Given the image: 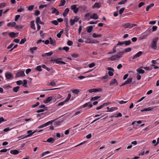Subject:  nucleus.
<instances>
[{"label":"nucleus","instance_id":"f257e3e1","mask_svg":"<svg viewBox=\"0 0 159 159\" xmlns=\"http://www.w3.org/2000/svg\"><path fill=\"white\" fill-rule=\"evenodd\" d=\"M158 40V37H156L153 38L151 42V45L152 48L154 49H156L157 48V42Z\"/></svg>","mask_w":159,"mask_h":159},{"label":"nucleus","instance_id":"f03ea898","mask_svg":"<svg viewBox=\"0 0 159 159\" xmlns=\"http://www.w3.org/2000/svg\"><path fill=\"white\" fill-rule=\"evenodd\" d=\"M54 120L49 121L47 122V123H45L44 124H43L42 125H41L39 126L38 127V128H43V127H45L47 126H48L50 124L52 125V123L53 122Z\"/></svg>","mask_w":159,"mask_h":159},{"label":"nucleus","instance_id":"7ed1b4c3","mask_svg":"<svg viewBox=\"0 0 159 159\" xmlns=\"http://www.w3.org/2000/svg\"><path fill=\"white\" fill-rule=\"evenodd\" d=\"M37 131V130H34L33 132H32V130H28L27 131V133L28 134L27 135H26V136H25V137L21 138V139H24L25 138H27L28 137H30L33 134H34Z\"/></svg>","mask_w":159,"mask_h":159},{"label":"nucleus","instance_id":"20e7f679","mask_svg":"<svg viewBox=\"0 0 159 159\" xmlns=\"http://www.w3.org/2000/svg\"><path fill=\"white\" fill-rule=\"evenodd\" d=\"M76 6V5H73L70 7L71 10H73L75 13H76L79 11V8H77Z\"/></svg>","mask_w":159,"mask_h":159},{"label":"nucleus","instance_id":"39448f33","mask_svg":"<svg viewBox=\"0 0 159 159\" xmlns=\"http://www.w3.org/2000/svg\"><path fill=\"white\" fill-rule=\"evenodd\" d=\"M25 76V74L24 72L23 71H21L17 72L16 75L15 76L16 78L19 77H20L24 76Z\"/></svg>","mask_w":159,"mask_h":159},{"label":"nucleus","instance_id":"423d86ee","mask_svg":"<svg viewBox=\"0 0 159 159\" xmlns=\"http://www.w3.org/2000/svg\"><path fill=\"white\" fill-rule=\"evenodd\" d=\"M156 108L155 107H148L147 108H144L143 109L141 110V112H143L144 111H152L155 108Z\"/></svg>","mask_w":159,"mask_h":159},{"label":"nucleus","instance_id":"0eeeda50","mask_svg":"<svg viewBox=\"0 0 159 159\" xmlns=\"http://www.w3.org/2000/svg\"><path fill=\"white\" fill-rule=\"evenodd\" d=\"M118 83L116 80L115 79H114L111 80L110 84V85L113 86L115 85V86H117L118 85Z\"/></svg>","mask_w":159,"mask_h":159},{"label":"nucleus","instance_id":"6e6552de","mask_svg":"<svg viewBox=\"0 0 159 159\" xmlns=\"http://www.w3.org/2000/svg\"><path fill=\"white\" fill-rule=\"evenodd\" d=\"M5 77L6 78L8 79H11L13 78V75L11 73L6 72L5 74Z\"/></svg>","mask_w":159,"mask_h":159},{"label":"nucleus","instance_id":"1a4fd4ad","mask_svg":"<svg viewBox=\"0 0 159 159\" xmlns=\"http://www.w3.org/2000/svg\"><path fill=\"white\" fill-rule=\"evenodd\" d=\"M102 91V89L101 88L98 89H89V92L90 93L92 92H101Z\"/></svg>","mask_w":159,"mask_h":159},{"label":"nucleus","instance_id":"9d476101","mask_svg":"<svg viewBox=\"0 0 159 159\" xmlns=\"http://www.w3.org/2000/svg\"><path fill=\"white\" fill-rule=\"evenodd\" d=\"M55 140V139L52 137H50L46 141H44L43 142H48L52 143L54 142Z\"/></svg>","mask_w":159,"mask_h":159},{"label":"nucleus","instance_id":"9b49d317","mask_svg":"<svg viewBox=\"0 0 159 159\" xmlns=\"http://www.w3.org/2000/svg\"><path fill=\"white\" fill-rule=\"evenodd\" d=\"M51 9L52 10V14L55 13L56 15H59V11L56 8L53 7H52Z\"/></svg>","mask_w":159,"mask_h":159},{"label":"nucleus","instance_id":"f8f14e48","mask_svg":"<svg viewBox=\"0 0 159 159\" xmlns=\"http://www.w3.org/2000/svg\"><path fill=\"white\" fill-rule=\"evenodd\" d=\"M90 102H87L84 104L83 107L84 108L85 107H87L88 105H89V106L88 107V108L89 109L93 107V105L92 104H90Z\"/></svg>","mask_w":159,"mask_h":159},{"label":"nucleus","instance_id":"ddd939ff","mask_svg":"<svg viewBox=\"0 0 159 159\" xmlns=\"http://www.w3.org/2000/svg\"><path fill=\"white\" fill-rule=\"evenodd\" d=\"M90 102H87L84 104L83 107L84 108L85 107H87L88 105H89V106L88 107V108L89 109L93 107V105L92 104H90Z\"/></svg>","mask_w":159,"mask_h":159},{"label":"nucleus","instance_id":"4468645a","mask_svg":"<svg viewBox=\"0 0 159 159\" xmlns=\"http://www.w3.org/2000/svg\"><path fill=\"white\" fill-rule=\"evenodd\" d=\"M51 61H53L54 62H56V63L58 64H59V63H61V64H63L65 65L66 64V63L65 62L62 61H57V59H51Z\"/></svg>","mask_w":159,"mask_h":159},{"label":"nucleus","instance_id":"2eb2a0df","mask_svg":"<svg viewBox=\"0 0 159 159\" xmlns=\"http://www.w3.org/2000/svg\"><path fill=\"white\" fill-rule=\"evenodd\" d=\"M16 25V23L15 22H12L8 23L7 25V26L8 27H15Z\"/></svg>","mask_w":159,"mask_h":159},{"label":"nucleus","instance_id":"dca6fc26","mask_svg":"<svg viewBox=\"0 0 159 159\" xmlns=\"http://www.w3.org/2000/svg\"><path fill=\"white\" fill-rule=\"evenodd\" d=\"M143 54V52L141 51L139 52L136 55H135L133 57V59H135L136 58L139 57Z\"/></svg>","mask_w":159,"mask_h":159},{"label":"nucleus","instance_id":"f3484780","mask_svg":"<svg viewBox=\"0 0 159 159\" xmlns=\"http://www.w3.org/2000/svg\"><path fill=\"white\" fill-rule=\"evenodd\" d=\"M52 97L51 96L48 97L43 101V102L45 103H48L52 100Z\"/></svg>","mask_w":159,"mask_h":159},{"label":"nucleus","instance_id":"a211bd4d","mask_svg":"<svg viewBox=\"0 0 159 159\" xmlns=\"http://www.w3.org/2000/svg\"><path fill=\"white\" fill-rule=\"evenodd\" d=\"M142 68L141 67L137 69L136 71L138 72V73L139 74H143L145 72V71L144 70L142 69Z\"/></svg>","mask_w":159,"mask_h":159},{"label":"nucleus","instance_id":"6ab92c4d","mask_svg":"<svg viewBox=\"0 0 159 159\" xmlns=\"http://www.w3.org/2000/svg\"><path fill=\"white\" fill-rule=\"evenodd\" d=\"M10 153L12 154L16 155L19 153V151L17 150H11L10 151Z\"/></svg>","mask_w":159,"mask_h":159},{"label":"nucleus","instance_id":"aec40b11","mask_svg":"<svg viewBox=\"0 0 159 159\" xmlns=\"http://www.w3.org/2000/svg\"><path fill=\"white\" fill-rule=\"evenodd\" d=\"M116 57H117L116 56V55H112L111 57L108 58V60H111L112 61H114L117 59Z\"/></svg>","mask_w":159,"mask_h":159},{"label":"nucleus","instance_id":"412c9836","mask_svg":"<svg viewBox=\"0 0 159 159\" xmlns=\"http://www.w3.org/2000/svg\"><path fill=\"white\" fill-rule=\"evenodd\" d=\"M122 26L125 29L126 28H129V29L131 28H130V27H131V24L129 23H127L123 25Z\"/></svg>","mask_w":159,"mask_h":159},{"label":"nucleus","instance_id":"4be33fe9","mask_svg":"<svg viewBox=\"0 0 159 159\" xmlns=\"http://www.w3.org/2000/svg\"><path fill=\"white\" fill-rule=\"evenodd\" d=\"M90 17L91 19H94L95 20L97 19L98 18V16L97 15V14L96 13L93 14L92 16H90Z\"/></svg>","mask_w":159,"mask_h":159},{"label":"nucleus","instance_id":"5701e85b","mask_svg":"<svg viewBox=\"0 0 159 159\" xmlns=\"http://www.w3.org/2000/svg\"><path fill=\"white\" fill-rule=\"evenodd\" d=\"M69 11V10L68 8H66L64 11V12L63 13V15L64 17L66 16Z\"/></svg>","mask_w":159,"mask_h":159},{"label":"nucleus","instance_id":"b1692460","mask_svg":"<svg viewBox=\"0 0 159 159\" xmlns=\"http://www.w3.org/2000/svg\"><path fill=\"white\" fill-rule=\"evenodd\" d=\"M107 106L106 103H104L103 104L101 105L99 107H97L96 108V110H98L104 107Z\"/></svg>","mask_w":159,"mask_h":159},{"label":"nucleus","instance_id":"393cba45","mask_svg":"<svg viewBox=\"0 0 159 159\" xmlns=\"http://www.w3.org/2000/svg\"><path fill=\"white\" fill-rule=\"evenodd\" d=\"M101 7V6L98 3L96 2L92 6V8H96V7L99 8Z\"/></svg>","mask_w":159,"mask_h":159},{"label":"nucleus","instance_id":"a878e982","mask_svg":"<svg viewBox=\"0 0 159 159\" xmlns=\"http://www.w3.org/2000/svg\"><path fill=\"white\" fill-rule=\"evenodd\" d=\"M31 26L30 28L34 30H35L36 28L34 24V21H32L30 22Z\"/></svg>","mask_w":159,"mask_h":159},{"label":"nucleus","instance_id":"bb28decb","mask_svg":"<svg viewBox=\"0 0 159 159\" xmlns=\"http://www.w3.org/2000/svg\"><path fill=\"white\" fill-rule=\"evenodd\" d=\"M124 52H120L119 53H117L116 55V56L117 57H116L117 58H120L122 57V55L124 54Z\"/></svg>","mask_w":159,"mask_h":159},{"label":"nucleus","instance_id":"cd10ccee","mask_svg":"<svg viewBox=\"0 0 159 159\" xmlns=\"http://www.w3.org/2000/svg\"><path fill=\"white\" fill-rule=\"evenodd\" d=\"M132 78H128L127 80L125 82L126 84H131L132 82Z\"/></svg>","mask_w":159,"mask_h":159},{"label":"nucleus","instance_id":"c85d7f7f","mask_svg":"<svg viewBox=\"0 0 159 159\" xmlns=\"http://www.w3.org/2000/svg\"><path fill=\"white\" fill-rule=\"evenodd\" d=\"M102 36V35L100 34H97L95 33H94L93 34V36L95 38L97 37H100Z\"/></svg>","mask_w":159,"mask_h":159},{"label":"nucleus","instance_id":"c756f323","mask_svg":"<svg viewBox=\"0 0 159 159\" xmlns=\"http://www.w3.org/2000/svg\"><path fill=\"white\" fill-rule=\"evenodd\" d=\"M124 42V44H125V46H127L129 45L131 43V42L130 40H129L128 41H125Z\"/></svg>","mask_w":159,"mask_h":159},{"label":"nucleus","instance_id":"7c9ffc66","mask_svg":"<svg viewBox=\"0 0 159 159\" xmlns=\"http://www.w3.org/2000/svg\"><path fill=\"white\" fill-rule=\"evenodd\" d=\"M9 35L11 37L13 38H15L16 36V33L13 32H11L9 34Z\"/></svg>","mask_w":159,"mask_h":159},{"label":"nucleus","instance_id":"2f4dec72","mask_svg":"<svg viewBox=\"0 0 159 159\" xmlns=\"http://www.w3.org/2000/svg\"><path fill=\"white\" fill-rule=\"evenodd\" d=\"M71 95L70 94V93H69L68 94V97H67V98H66V99L64 101V102H68L69 100L70 99V98H71Z\"/></svg>","mask_w":159,"mask_h":159},{"label":"nucleus","instance_id":"473e14b6","mask_svg":"<svg viewBox=\"0 0 159 159\" xmlns=\"http://www.w3.org/2000/svg\"><path fill=\"white\" fill-rule=\"evenodd\" d=\"M117 107H112L110 108L109 110H107V112H108V111H110V112L113 111H114V110H117Z\"/></svg>","mask_w":159,"mask_h":159},{"label":"nucleus","instance_id":"72a5a7b5","mask_svg":"<svg viewBox=\"0 0 159 159\" xmlns=\"http://www.w3.org/2000/svg\"><path fill=\"white\" fill-rule=\"evenodd\" d=\"M101 97L100 96H95L93 97H92L90 99L91 101H94L97 100L98 99Z\"/></svg>","mask_w":159,"mask_h":159},{"label":"nucleus","instance_id":"f704fd0d","mask_svg":"<svg viewBox=\"0 0 159 159\" xmlns=\"http://www.w3.org/2000/svg\"><path fill=\"white\" fill-rule=\"evenodd\" d=\"M87 31L88 33H90L92 30L93 26H90L87 28Z\"/></svg>","mask_w":159,"mask_h":159},{"label":"nucleus","instance_id":"c9c22d12","mask_svg":"<svg viewBox=\"0 0 159 159\" xmlns=\"http://www.w3.org/2000/svg\"><path fill=\"white\" fill-rule=\"evenodd\" d=\"M42 66H39L36 67L35 68V70H38L39 71H42V70L41 68Z\"/></svg>","mask_w":159,"mask_h":159},{"label":"nucleus","instance_id":"e433bc0d","mask_svg":"<svg viewBox=\"0 0 159 159\" xmlns=\"http://www.w3.org/2000/svg\"><path fill=\"white\" fill-rule=\"evenodd\" d=\"M66 3V1L65 0H61V3L59 5V6H64Z\"/></svg>","mask_w":159,"mask_h":159},{"label":"nucleus","instance_id":"4c0bfd02","mask_svg":"<svg viewBox=\"0 0 159 159\" xmlns=\"http://www.w3.org/2000/svg\"><path fill=\"white\" fill-rule=\"evenodd\" d=\"M63 30L60 31L59 33L57 34V37L58 38H60L61 37V35L63 34Z\"/></svg>","mask_w":159,"mask_h":159},{"label":"nucleus","instance_id":"58836bf2","mask_svg":"<svg viewBox=\"0 0 159 159\" xmlns=\"http://www.w3.org/2000/svg\"><path fill=\"white\" fill-rule=\"evenodd\" d=\"M20 88L19 86H17L16 87H14L13 89V90L15 92H17L18 91L19 89Z\"/></svg>","mask_w":159,"mask_h":159},{"label":"nucleus","instance_id":"ea45409f","mask_svg":"<svg viewBox=\"0 0 159 159\" xmlns=\"http://www.w3.org/2000/svg\"><path fill=\"white\" fill-rule=\"evenodd\" d=\"M37 49V48L36 47H34L33 48H31L30 49V51L32 53L34 52V51L36 50Z\"/></svg>","mask_w":159,"mask_h":159},{"label":"nucleus","instance_id":"a19ab883","mask_svg":"<svg viewBox=\"0 0 159 159\" xmlns=\"http://www.w3.org/2000/svg\"><path fill=\"white\" fill-rule=\"evenodd\" d=\"M128 0H122L118 3L119 5H121L127 2Z\"/></svg>","mask_w":159,"mask_h":159},{"label":"nucleus","instance_id":"79ce46f5","mask_svg":"<svg viewBox=\"0 0 159 159\" xmlns=\"http://www.w3.org/2000/svg\"><path fill=\"white\" fill-rule=\"evenodd\" d=\"M26 41V39L25 38H24L23 39H21V40L20 44H24Z\"/></svg>","mask_w":159,"mask_h":159},{"label":"nucleus","instance_id":"37998d69","mask_svg":"<svg viewBox=\"0 0 159 159\" xmlns=\"http://www.w3.org/2000/svg\"><path fill=\"white\" fill-rule=\"evenodd\" d=\"M50 44L52 45L53 46H55L56 44V41L55 39H53L49 43Z\"/></svg>","mask_w":159,"mask_h":159},{"label":"nucleus","instance_id":"c03bdc74","mask_svg":"<svg viewBox=\"0 0 159 159\" xmlns=\"http://www.w3.org/2000/svg\"><path fill=\"white\" fill-rule=\"evenodd\" d=\"M42 66L43 68L45 69L48 71H50V69L48 67H47L45 65H42Z\"/></svg>","mask_w":159,"mask_h":159},{"label":"nucleus","instance_id":"a18cd8bd","mask_svg":"<svg viewBox=\"0 0 159 159\" xmlns=\"http://www.w3.org/2000/svg\"><path fill=\"white\" fill-rule=\"evenodd\" d=\"M49 85L52 86H56V84L54 80H52L49 84Z\"/></svg>","mask_w":159,"mask_h":159},{"label":"nucleus","instance_id":"49530a36","mask_svg":"<svg viewBox=\"0 0 159 159\" xmlns=\"http://www.w3.org/2000/svg\"><path fill=\"white\" fill-rule=\"evenodd\" d=\"M79 92L80 91L78 89H75L72 91L73 93L75 94H78Z\"/></svg>","mask_w":159,"mask_h":159},{"label":"nucleus","instance_id":"de8ad7c7","mask_svg":"<svg viewBox=\"0 0 159 159\" xmlns=\"http://www.w3.org/2000/svg\"><path fill=\"white\" fill-rule=\"evenodd\" d=\"M51 23L55 25H57L58 24V22L57 20H54L51 21Z\"/></svg>","mask_w":159,"mask_h":159},{"label":"nucleus","instance_id":"09e8293b","mask_svg":"<svg viewBox=\"0 0 159 159\" xmlns=\"http://www.w3.org/2000/svg\"><path fill=\"white\" fill-rule=\"evenodd\" d=\"M70 24L71 26L75 24V20L72 19H70Z\"/></svg>","mask_w":159,"mask_h":159},{"label":"nucleus","instance_id":"8fccbe9b","mask_svg":"<svg viewBox=\"0 0 159 159\" xmlns=\"http://www.w3.org/2000/svg\"><path fill=\"white\" fill-rule=\"evenodd\" d=\"M23 86L25 87H27V86L26 85V84H27V81L26 80H23Z\"/></svg>","mask_w":159,"mask_h":159},{"label":"nucleus","instance_id":"3c124183","mask_svg":"<svg viewBox=\"0 0 159 159\" xmlns=\"http://www.w3.org/2000/svg\"><path fill=\"white\" fill-rule=\"evenodd\" d=\"M34 7V6L33 5L30 6L28 7V10L29 11H31L33 9Z\"/></svg>","mask_w":159,"mask_h":159},{"label":"nucleus","instance_id":"603ef678","mask_svg":"<svg viewBox=\"0 0 159 159\" xmlns=\"http://www.w3.org/2000/svg\"><path fill=\"white\" fill-rule=\"evenodd\" d=\"M15 28L17 30H19L20 29H21L23 28V26L20 25H16L15 26Z\"/></svg>","mask_w":159,"mask_h":159},{"label":"nucleus","instance_id":"864d4df0","mask_svg":"<svg viewBox=\"0 0 159 159\" xmlns=\"http://www.w3.org/2000/svg\"><path fill=\"white\" fill-rule=\"evenodd\" d=\"M6 4L5 3H2L0 4V8H4L6 6Z\"/></svg>","mask_w":159,"mask_h":159},{"label":"nucleus","instance_id":"5fc2aeb1","mask_svg":"<svg viewBox=\"0 0 159 159\" xmlns=\"http://www.w3.org/2000/svg\"><path fill=\"white\" fill-rule=\"evenodd\" d=\"M125 9V7H123L121 8L120 10H119V13L121 15L123 13L124 10Z\"/></svg>","mask_w":159,"mask_h":159},{"label":"nucleus","instance_id":"6e6d98bb","mask_svg":"<svg viewBox=\"0 0 159 159\" xmlns=\"http://www.w3.org/2000/svg\"><path fill=\"white\" fill-rule=\"evenodd\" d=\"M71 55L72 57H75V58H77V57H79V54L77 53L72 54Z\"/></svg>","mask_w":159,"mask_h":159},{"label":"nucleus","instance_id":"4d7b16f0","mask_svg":"<svg viewBox=\"0 0 159 159\" xmlns=\"http://www.w3.org/2000/svg\"><path fill=\"white\" fill-rule=\"evenodd\" d=\"M40 35L41 37L42 38H43L44 37V34L43 32V31H41L40 32Z\"/></svg>","mask_w":159,"mask_h":159},{"label":"nucleus","instance_id":"13d9d810","mask_svg":"<svg viewBox=\"0 0 159 159\" xmlns=\"http://www.w3.org/2000/svg\"><path fill=\"white\" fill-rule=\"evenodd\" d=\"M95 65V63H93H93H91L89 64V68H92L93 67V66H94Z\"/></svg>","mask_w":159,"mask_h":159},{"label":"nucleus","instance_id":"bf43d9fd","mask_svg":"<svg viewBox=\"0 0 159 159\" xmlns=\"http://www.w3.org/2000/svg\"><path fill=\"white\" fill-rule=\"evenodd\" d=\"M62 49L65 50L66 52H67L69 50V48L68 47H64L62 48Z\"/></svg>","mask_w":159,"mask_h":159},{"label":"nucleus","instance_id":"052dcab7","mask_svg":"<svg viewBox=\"0 0 159 159\" xmlns=\"http://www.w3.org/2000/svg\"><path fill=\"white\" fill-rule=\"evenodd\" d=\"M98 20H97L95 21H90V22H89V24H91V25H92V24H97V23H98Z\"/></svg>","mask_w":159,"mask_h":159},{"label":"nucleus","instance_id":"680f3d73","mask_svg":"<svg viewBox=\"0 0 159 159\" xmlns=\"http://www.w3.org/2000/svg\"><path fill=\"white\" fill-rule=\"evenodd\" d=\"M41 21L40 18L39 17H38L36 18V22L37 24H39Z\"/></svg>","mask_w":159,"mask_h":159},{"label":"nucleus","instance_id":"e2e57ef3","mask_svg":"<svg viewBox=\"0 0 159 159\" xmlns=\"http://www.w3.org/2000/svg\"><path fill=\"white\" fill-rule=\"evenodd\" d=\"M16 83L18 85H20L23 83L22 81L20 80L17 81Z\"/></svg>","mask_w":159,"mask_h":159},{"label":"nucleus","instance_id":"0e129e2a","mask_svg":"<svg viewBox=\"0 0 159 159\" xmlns=\"http://www.w3.org/2000/svg\"><path fill=\"white\" fill-rule=\"evenodd\" d=\"M131 51V49L129 47L125 49V52H128Z\"/></svg>","mask_w":159,"mask_h":159},{"label":"nucleus","instance_id":"69168bd1","mask_svg":"<svg viewBox=\"0 0 159 159\" xmlns=\"http://www.w3.org/2000/svg\"><path fill=\"white\" fill-rule=\"evenodd\" d=\"M73 44V42L70 40H68L67 42V44L69 46H71Z\"/></svg>","mask_w":159,"mask_h":159},{"label":"nucleus","instance_id":"338daca9","mask_svg":"<svg viewBox=\"0 0 159 159\" xmlns=\"http://www.w3.org/2000/svg\"><path fill=\"white\" fill-rule=\"evenodd\" d=\"M53 54V52H50L48 53H45V54L47 56H50L52 55Z\"/></svg>","mask_w":159,"mask_h":159},{"label":"nucleus","instance_id":"774afa93","mask_svg":"<svg viewBox=\"0 0 159 159\" xmlns=\"http://www.w3.org/2000/svg\"><path fill=\"white\" fill-rule=\"evenodd\" d=\"M40 14V11L39 10H36L34 13V15L36 16H38Z\"/></svg>","mask_w":159,"mask_h":159}]
</instances>
